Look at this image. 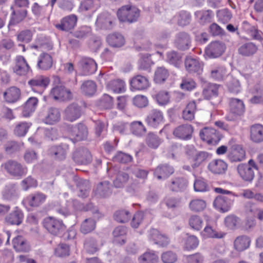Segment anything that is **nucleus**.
I'll list each match as a JSON object with an SVG mask.
<instances>
[{
    "mask_svg": "<svg viewBox=\"0 0 263 263\" xmlns=\"http://www.w3.org/2000/svg\"><path fill=\"white\" fill-rule=\"evenodd\" d=\"M50 95L54 100L61 101H69L72 98L70 90L62 85L53 87L51 90Z\"/></svg>",
    "mask_w": 263,
    "mask_h": 263,
    "instance_id": "nucleus-11",
    "label": "nucleus"
},
{
    "mask_svg": "<svg viewBox=\"0 0 263 263\" xmlns=\"http://www.w3.org/2000/svg\"><path fill=\"white\" fill-rule=\"evenodd\" d=\"M80 63L84 75H90L96 71L97 65L92 59L84 58L81 60Z\"/></svg>",
    "mask_w": 263,
    "mask_h": 263,
    "instance_id": "nucleus-30",
    "label": "nucleus"
},
{
    "mask_svg": "<svg viewBox=\"0 0 263 263\" xmlns=\"http://www.w3.org/2000/svg\"><path fill=\"white\" fill-rule=\"evenodd\" d=\"M152 219L149 210H145L144 212L139 211L134 215L131 222L133 228H137L143 220H146L148 222Z\"/></svg>",
    "mask_w": 263,
    "mask_h": 263,
    "instance_id": "nucleus-32",
    "label": "nucleus"
},
{
    "mask_svg": "<svg viewBox=\"0 0 263 263\" xmlns=\"http://www.w3.org/2000/svg\"><path fill=\"white\" fill-rule=\"evenodd\" d=\"M101 0H83L81 3L79 10L85 12L91 9H97L100 7Z\"/></svg>",
    "mask_w": 263,
    "mask_h": 263,
    "instance_id": "nucleus-54",
    "label": "nucleus"
},
{
    "mask_svg": "<svg viewBox=\"0 0 263 263\" xmlns=\"http://www.w3.org/2000/svg\"><path fill=\"white\" fill-rule=\"evenodd\" d=\"M229 112L226 116L227 120L236 121L245 113V106L242 100L232 98L229 99Z\"/></svg>",
    "mask_w": 263,
    "mask_h": 263,
    "instance_id": "nucleus-3",
    "label": "nucleus"
},
{
    "mask_svg": "<svg viewBox=\"0 0 263 263\" xmlns=\"http://www.w3.org/2000/svg\"><path fill=\"white\" fill-rule=\"evenodd\" d=\"M4 200L11 201L18 198V189L15 183H9L5 185L2 192Z\"/></svg>",
    "mask_w": 263,
    "mask_h": 263,
    "instance_id": "nucleus-22",
    "label": "nucleus"
},
{
    "mask_svg": "<svg viewBox=\"0 0 263 263\" xmlns=\"http://www.w3.org/2000/svg\"><path fill=\"white\" fill-rule=\"evenodd\" d=\"M20 90L16 87H11L7 89L4 93V98L9 103L16 102L20 97Z\"/></svg>",
    "mask_w": 263,
    "mask_h": 263,
    "instance_id": "nucleus-44",
    "label": "nucleus"
},
{
    "mask_svg": "<svg viewBox=\"0 0 263 263\" xmlns=\"http://www.w3.org/2000/svg\"><path fill=\"white\" fill-rule=\"evenodd\" d=\"M96 221L91 218L86 219L81 224L80 231L83 234L92 231L96 228Z\"/></svg>",
    "mask_w": 263,
    "mask_h": 263,
    "instance_id": "nucleus-59",
    "label": "nucleus"
},
{
    "mask_svg": "<svg viewBox=\"0 0 263 263\" xmlns=\"http://www.w3.org/2000/svg\"><path fill=\"white\" fill-rule=\"evenodd\" d=\"M23 217V212L16 207L15 210L6 216L5 220L10 224L19 225L22 222Z\"/></svg>",
    "mask_w": 263,
    "mask_h": 263,
    "instance_id": "nucleus-37",
    "label": "nucleus"
},
{
    "mask_svg": "<svg viewBox=\"0 0 263 263\" xmlns=\"http://www.w3.org/2000/svg\"><path fill=\"white\" fill-rule=\"evenodd\" d=\"M46 196L40 192H35L28 196L23 201V203H27L32 207H36L43 204L46 200Z\"/></svg>",
    "mask_w": 263,
    "mask_h": 263,
    "instance_id": "nucleus-21",
    "label": "nucleus"
},
{
    "mask_svg": "<svg viewBox=\"0 0 263 263\" xmlns=\"http://www.w3.org/2000/svg\"><path fill=\"white\" fill-rule=\"evenodd\" d=\"M130 216V213L125 210L117 211L114 215L115 220L121 223H125L128 221Z\"/></svg>",
    "mask_w": 263,
    "mask_h": 263,
    "instance_id": "nucleus-63",
    "label": "nucleus"
},
{
    "mask_svg": "<svg viewBox=\"0 0 263 263\" xmlns=\"http://www.w3.org/2000/svg\"><path fill=\"white\" fill-rule=\"evenodd\" d=\"M96 196L100 197H106L111 192V185L109 181H104L100 182L93 191Z\"/></svg>",
    "mask_w": 263,
    "mask_h": 263,
    "instance_id": "nucleus-34",
    "label": "nucleus"
},
{
    "mask_svg": "<svg viewBox=\"0 0 263 263\" xmlns=\"http://www.w3.org/2000/svg\"><path fill=\"white\" fill-rule=\"evenodd\" d=\"M115 18L110 14L106 12L100 14L97 19L96 24L101 29L110 30L113 28Z\"/></svg>",
    "mask_w": 263,
    "mask_h": 263,
    "instance_id": "nucleus-16",
    "label": "nucleus"
},
{
    "mask_svg": "<svg viewBox=\"0 0 263 263\" xmlns=\"http://www.w3.org/2000/svg\"><path fill=\"white\" fill-rule=\"evenodd\" d=\"M102 245L98 244L97 240L93 238H89L87 239L84 243V248L86 251L90 254H93L96 252L99 248Z\"/></svg>",
    "mask_w": 263,
    "mask_h": 263,
    "instance_id": "nucleus-57",
    "label": "nucleus"
},
{
    "mask_svg": "<svg viewBox=\"0 0 263 263\" xmlns=\"http://www.w3.org/2000/svg\"><path fill=\"white\" fill-rule=\"evenodd\" d=\"M81 89L85 95L91 96L96 92L97 85L93 81H86L81 85Z\"/></svg>",
    "mask_w": 263,
    "mask_h": 263,
    "instance_id": "nucleus-58",
    "label": "nucleus"
},
{
    "mask_svg": "<svg viewBox=\"0 0 263 263\" xmlns=\"http://www.w3.org/2000/svg\"><path fill=\"white\" fill-rule=\"evenodd\" d=\"M140 263H156L158 261V256L152 250H149L144 253L139 258Z\"/></svg>",
    "mask_w": 263,
    "mask_h": 263,
    "instance_id": "nucleus-55",
    "label": "nucleus"
},
{
    "mask_svg": "<svg viewBox=\"0 0 263 263\" xmlns=\"http://www.w3.org/2000/svg\"><path fill=\"white\" fill-rule=\"evenodd\" d=\"M38 99L35 97L30 98L23 106V115L24 117H29L36 109L38 104Z\"/></svg>",
    "mask_w": 263,
    "mask_h": 263,
    "instance_id": "nucleus-43",
    "label": "nucleus"
},
{
    "mask_svg": "<svg viewBox=\"0 0 263 263\" xmlns=\"http://www.w3.org/2000/svg\"><path fill=\"white\" fill-rule=\"evenodd\" d=\"M73 161L79 164H87L91 161V155L87 149L82 148L75 151L72 155Z\"/></svg>",
    "mask_w": 263,
    "mask_h": 263,
    "instance_id": "nucleus-18",
    "label": "nucleus"
},
{
    "mask_svg": "<svg viewBox=\"0 0 263 263\" xmlns=\"http://www.w3.org/2000/svg\"><path fill=\"white\" fill-rule=\"evenodd\" d=\"M28 11L23 9L18 11L13 10L12 12L11 22L13 24H16L23 21L27 16Z\"/></svg>",
    "mask_w": 263,
    "mask_h": 263,
    "instance_id": "nucleus-60",
    "label": "nucleus"
},
{
    "mask_svg": "<svg viewBox=\"0 0 263 263\" xmlns=\"http://www.w3.org/2000/svg\"><path fill=\"white\" fill-rule=\"evenodd\" d=\"M187 184L185 179L176 178L172 181L168 187L173 192H184L187 189Z\"/></svg>",
    "mask_w": 263,
    "mask_h": 263,
    "instance_id": "nucleus-41",
    "label": "nucleus"
},
{
    "mask_svg": "<svg viewBox=\"0 0 263 263\" xmlns=\"http://www.w3.org/2000/svg\"><path fill=\"white\" fill-rule=\"evenodd\" d=\"M68 130L77 141H83L87 139L88 128L86 125L83 123H79L74 126L72 125L68 127Z\"/></svg>",
    "mask_w": 263,
    "mask_h": 263,
    "instance_id": "nucleus-9",
    "label": "nucleus"
},
{
    "mask_svg": "<svg viewBox=\"0 0 263 263\" xmlns=\"http://www.w3.org/2000/svg\"><path fill=\"white\" fill-rule=\"evenodd\" d=\"M232 200L223 195L217 196L214 200L213 205L220 212H228L231 207Z\"/></svg>",
    "mask_w": 263,
    "mask_h": 263,
    "instance_id": "nucleus-19",
    "label": "nucleus"
},
{
    "mask_svg": "<svg viewBox=\"0 0 263 263\" xmlns=\"http://www.w3.org/2000/svg\"><path fill=\"white\" fill-rule=\"evenodd\" d=\"M81 107L76 103H72L65 109L64 119L69 122H74L81 116Z\"/></svg>",
    "mask_w": 263,
    "mask_h": 263,
    "instance_id": "nucleus-15",
    "label": "nucleus"
},
{
    "mask_svg": "<svg viewBox=\"0 0 263 263\" xmlns=\"http://www.w3.org/2000/svg\"><path fill=\"white\" fill-rule=\"evenodd\" d=\"M127 233V228L124 226L116 227L112 232L114 237V241L120 245L125 243V240L123 238Z\"/></svg>",
    "mask_w": 263,
    "mask_h": 263,
    "instance_id": "nucleus-52",
    "label": "nucleus"
},
{
    "mask_svg": "<svg viewBox=\"0 0 263 263\" xmlns=\"http://www.w3.org/2000/svg\"><path fill=\"white\" fill-rule=\"evenodd\" d=\"M200 139L210 145H216L222 138L220 133L212 127H205L200 130L199 133Z\"/></svg>",
    "mask_w": 263,
    "mask_h": 263,
    "instance_id": "nucleus-5",
    "label": "nucleus"
},
{
    "mask_svg": "<svg viewBox=\"0 0 263 263\" xmlns=\"http://www.w3.org/2000/svg\"><path fill=\"white\" fill-rule=\"evenodd\" d=\"M197 110L196 101L195 100H191L188 102L182 110V117L185 121H191L195 119Z\"/></svg>",
    "mask_w": 263,
    "mask_h": 263,
    "instance_id": "nucleus-25",
    "label": "nucleus"
},
{
    "mask_svg": "<svg viewBox=\"0 0 263 263\" xmlns=\"http://www.w3.org/2000/svg\"><path fill=\"white\" fill-rule=\"evenodd\" d=\"M191 37L186 32H181L176 35L174 42L175 46L179 50H185L188 49L191 46Z\"/></svg>",
    "mask_w": 263,
    "mask_h": 263,
    "instance_id": "nucleus-20",
    "label": "nucleus"
},
{
    "mask_svg": "<svg viewBox=\"0 0 263 263\" xmlns=\"http://www.w3.org/2000/svg\"><path fill=\"white\" fill-rule=\"evenodd\" d=\"M68 151L69 146L67 144H61L49 147L48 150V155L55 160H62L66 158Z\"/></svg>",
    "mask_w": 263,
    "mask_h": 263,
    "instance_id": "nucleus-14",
    "label": "nucleus"
},
{
    "mask_svg": "<svg viewBox=\"0 0 263 263\" xmlns=\"http://www.w3.org/2000/svg\"><path fill=\"white\" fill-rule=\"evenodd\" d=\"M257 47L253 43H247L242 45L238 49V52L243 56H250L256 52Z\"/></svg>",
    "mask_w": 263,
    "mask_h": 263,
    "instance_id": "nucleus-47",
    "label": "nucleus"
},
{
    "mask_svg": "<svg viewBox=\"0 0 263 263\" xmlns=\"http://www.w3.org/2000/svg\"><path fill=\"white\" fill-rule=\"evenodd\" d=\"M163 115L161 111L157 109H153L148 114L145 121L147 126L156 128L163 122Z\"/></svg>",
    "mask_w": 263,
    "mask_h": 263,
    "instance_id": "nucleus-13",
    "label": "nucleus"
},
{
    "mask_svg": "<svg viewBox=\"0 0 263 263\" xmlns=\"http://www.w3.org/2000/svg\"><path fill=\"white\" fill-rule=\"evenodd\" d=\"M50 80L48 78L40 76L31 79L28 82V85L34 91H36V88H45L49 84Z\"/></svg>",
    "mask_w": 263,
    "mask_h": 263,
    "instance_id": "nucleus-35",
    "label": "nucleus"
},
{
    "mask_svg": "<svg viewBox=\"0 0 263 263\" xmlns=\"http://www.w3.org/2000/svg\"><path fill=\"white\" fill-rule=\"evenodd\" d=\"M163 235V234L161 233L157 229H152L148 232V238L149 241L153 242L155 244L164 247L166 246V241L165 240L163 242L159 240L158 241L159 238Z\"/></svg>",
    "mask_w": 263,
    "mask_h": 263,
    "instance_id": "nucleus-50",
    "label": "nucleus"
},
{
    "mask_svg": "<svg viewBox=\"0 0 263 263\" xmlns=\"http://www.w3.org/2000/svg\"><path fill=\"white\" fill-rule=\"evenodd\" d=\"M185 67L190 73L200 74L202 71V65L198 59L187 57L185 60Z\"/></svg>",
    "mask_w": 263,
    "mask_h": 263,
    "instance_id": "nucleus-27",
    "label": "nucleus"
},
{
    "mask_svg": "<svg viewBox=\"0 0 263 263\" xmlns=\"http://www.w3.org/2000/svg\"><path fill=\"white\" fill-rule=\"evenodd\" d=\"M43 226L49 233L55 236L62 234L66 229L62 220L52 216L44 219Z\"/></svg>",
    "mask_w": 263,
    "mask_h": 263,
    "instance_id": "nucleus-4",
    "label": "nucleus"
},
{
    "mask_svg": "<svg viewBox=\"0 0 263 263\" xmlns=\"http://www.w3.org/2000/svg\"><path fill=\"white\" fill-rule=\"evenodd\" d=\"M197 84L195 81L190 78H183L180 84V87L181 89L189 91L194 90Z\"/></svg>",
    "mask_w": 263,
    "mask_h": 263,
    "instance_id": "nucleus-61",
    "label": "nucleus"
},
{
    "mask_svg": "<svg viewBox=\"0 0 263 263\" xmlns=\"http://www.w3.org/2000/svg\"><path fill=\"white\" fill-rule=\"evenodd\" d=\"M130 130L133 134L139 137L146 133V128L141 121L132 122L130 125Z\"/></svg>",
    "mask_w": 263,
    "mask_h": 263,
    "instance_id": "nucleus-51",
    "label": "nucleus"
},
{
    "mask_svg": "<svg viewBox=\"0 0 263 263\" xmlns=\"http://www.w3.org/2000/svg\"><path fill=\"white\" fill-rule=\"evenodd\" d=\"M54 208L57 213L64 217L76 214L78 212L88 211H91L95 217L99 218L101 215L98 208L94 206L91 202L84 205L76 199H70L66 201L65 206H60L58 204Z\"/></svg>",
    "mask_w": 263,
    "mask_h": 263,
    "instance_id": "nucleus-1",
    "label": "nucleus"
},
{
    "mask_svg": "<svg viewBox=\"0 0 263 263\" xmlns=\"http://www.w3.org/2000/svg\"><path fill=\"white\" fill-rule=\"evenodd\" d=\"M109 167L108 165L106 167V171L109 175L112 174H117L116 179L114 181V185L116 188L123 187L129 181V176L128 175L123 172H118L119 165H110Z\"/></svg>",
    "mask_w": 263,
    "mask_h": 263,
    "instance_id": "nucleus-6",
    "label": "nucleus"
},
{
    "mask_svg": "<svg viewBox=\"0 0 263 263\" xmlns=\"http://www.w3.org/2000/svg\"><path fill=\"white\" fill-rule=\"evenodd\" d=\"M253 168L258 170V165H237V171L245 181H251L254 177Z\"/></svg>",
    "mask_w": 263,
    "mask_h": 263,
    "instance_id": "nucleus-26",
    "label": "nucleus"
},
{
    "mask_svg": "<svg viewBox=\"0 0 263 263\" xmlns=\"http://www.w3.org/2000/svg\"><path fill=\"white\" fill-rule=\"evenodd\" d=\"M226 48L225 44L222 42L213 41L205 48V54L210 58H217L224 53Z\"/></svg>",
    "mask_w": 263,
    "mask_h": 263,
    "instance_id": "nucleus-8",
    "label": "nucleus"
},
{
    "mask_svg": "<svg viewBox=\"0 0 263 263\" xmlns=\"http://www.w3.org/2000/svg\"><path fill=\"white\" fill-rule=\"evenodd\" d=\"M169 75L168 71L164 67H158L155 71L154 80L155 83L161 84L166 81Z\"/></svg>",
    "mask_w": 263,
    "mask_h": 263,
    "instance_id": "nucleus-53",
    "label": "nucleus"
},
{
    "mask_svg": "<svg viewBox=\"0 0 263 263\" xmlns=\"http://www.w3.org/2000/svg\"><path fill=\"white\" fill-rule=\"evenodd\" d=\"M108 43L114 47H120L124 44V37L119 33H113L109 35L107 37Z\"/></svg>",
    "mask_w": 263,
    "mask_h": 263,
    "instance_id": "nucleus-48",
    "label": "nucleus"
},
{
    "mask_svg": "<svg viewBox=\"0 0 263 263\" xmlns=\"http://www.w3.org/2000/svg\"><path fill=\"white\" fill-rule=\"evenodd\" d=\"M14 249L17 252H28L30 246L26 240L21 236H17L12 240Z\"/></svg>",
    "mask_w": 263,
    "mask_h": 263,
    "instance_id": "nucleus-38",
    "label": "nucleus"
},
{
    "mask_svg": "<svg viewBox=\"0 0 263 263\" xmlns=\"http://www.w3.org/2000/svg\"><path fill=\"white\" fill-rule=\"evenodd\" d=\"M194 132L192 125L184 124L178 126L173 130V134L177 138L183 140H188L191 139Z\"/></svg>",
    "mask_w": 263,
    "mask_h": 263,
    "instance_id": "nucleus-10",
    "label": "nucleus"
},
{
    "mask_svg": "<svg viewBox=\"0 0 263 263\" xmlns=\"http://www.w3.org/2000/svg\"><path fill=\"white\" fill-rule=\"evenodd\" d=\"M33 32L31 30L26 29L20 31L17 35V40L21 42L29 43L32 40Z\"/></svg>",
    "mask_w": 263,
    "mask_h": 263,
    "instance_id": "nucleus-64",
    "label": "nucleus"
},
{
    "mask_svg": "<svg viewBox=\"0 0 263 263\" xmlns=\"http://www.w3.org/2000/svg\"><path fill=\"white\" fill-rule=\"evenodd\" d=\"M162 142V139L153 133H148L145 139L146 145L149 148L154 149L158 148Z\"/></svg>",
    "mask_w": 263,
    "mask_h": 263,
    "instance_id": "nucleus-46",
    "label": "nucleus"
},
{
    "mask_svg": "<svg viewBox=\"0 0 263 263\" xmlns=\"http://www.w3.org/2000/svg\"><path fill=\"white\" fill-rule=\"evenodd\" d=\"M150 83L146 77L137 75L134 77L130 81L132 90H143L149 87Z\"/></svg>",
    "mask_w": 263,
    "mask_h": 263,
    "instance_id": "nucleus-17",
    "label": "nucleus"
},
{
    "mask_svg": "<svg viewBox=\"0 0 263 263\" xmlns=\"http://www.w3.org/2000/svg\"><path fill=\"white\" fill-rule=\"evenodd\" d=\"M6 171L12 176L19 178L27 173L25 165H4Z\"/></svg>",
    "mask_w": 263,
    "mask_h": 263,
    "instance_id": "nucleus-40",
    "label": "nucleus"
},
{
    "mask_svg": "<svg viewBox=\"0 0 263 263\" xmlns=\"http://www.w3.org/2000/svg\"><path fill=\"white\" fill-rule=\"evenodd\" d=\"M163 235V234L161 233L157 229H152L148 232V238L149 241L153 242L155 244L164 247L166 246V241L165 240L163 242L159 240L158 241L159 238Z\"/></svg>",
    "mask_w": 263,
    "mask_h": 263,
    "instance_id": "nucleus-49",
    "label": "nucleus"
},
{
    "mask_svg": "<svg viewBox=\"0 0 263 263\" xmlns=\"http://www.w3.org/2000/svg\"><path fill=\"white\" fill-rule=\"evenodd\" d=\"M200 233L203 239H221L223 238L226 234V233L214 228L210 224H207Z\"/></svg>",
    "mask_w": 263,
    "mask_h": 263,
    "instance_id": "nucleus-23",
    "label": "nucleus"
},
{
    "mask_svg": "<svg viewBox=\"0 0 263 263\" xmlns=\"http://www.w3.org/2000/svg\"><path fill=\"white\" fill-rule=\"evenodd\" d=\"M77 21L78 17L75 14H70L63 17L55 27L61 31H69L76 27Z\"/></svg>",
    "mask_w": 263,
    "mask_h": 263,
    "instance_id": "nucleus-12",
    "label": "nucleus"
},
{
    "mask_svg": "<svg viewBox=\"0 0 263 263\" xmlns=\"http://www.w3.org/2000/svg\"><path fill=\"white\" fill-rule=\"evenodd\" d=\"M210 77L216 81H221L226 74V68L218 63H214L209 66Z\"/></svg>",
    "mask_w": 263,
    "mask_h": 263,
    "instance_id": "nucleus-28",
    "label": "nucleus"
},
{
    "mask_svg": "<svg viewBox=\"0 0 263 263\" xmlns=\"http://www.w3.org/2000/svg\"><path fill=\"white\" fill-rule=\"evenodd\" d=\"M79 190L78 196L82 198L87 197L89 194L90 185L88 180L80 179L77 183Z\"/></svg>",
    "mask_w": 263,
    "mask_h": 263,
    "instance_id": "nucleus-45",
    "label": "nucleus"
},
{
    "mask_svg": "<svg viewBox=\"0 0 263 263\" xmlns=\"http://www.w3.org/2000/svg\"><path fill=\"white\" fill-rule=\"evenodd\" d=\"M172 165H158L155 169L154 174L158 180L165 179L174 173Z\"/></svg>",
    "mask_w": 263,
    "mask_h": 263,
    "instance_id": "nucleus-36",
    "label": "nucleus"
},
{
    "mask_svg": "<svg viewBox=\"0 0 263 263\" xmlns=\"http://www.w3.org/2000/svg\"><path fill=\"white\" fill-rule=\"evenodd\" d=\"M53 63L52 57L45 52L41 53L38 58L37 67L42 70H48L52 67Z\"/></svg>",
    "mask_w": 263,
    "mask_h": 263,
    "instance_id": "nucleus-24",
    "label": "nucleus"
},
{
    "mask_svg": "<svg viewBox=\"0 0 263 263\" xmlns=\"http://www.w3.org/2000/svg\"><path fill=\"white\" fill-rule=\"evenodd\" d=\"M12 69L13 72L19 76H26L30 71H31V69L28 62L22 55L16 57Z\"/></svg>",
    "mask_w": 263,
    "mask_h": 263,
    "instance_id": "nucleus-7",
    "label": "nucleus"
},
{
    "mask_svg": "<svg viewBox=\"0 0 263 263\" xmlns=\"http://www.w3.org/2000/svg\"><path fill=\"white\" fill-rule=\"evenodd\" d=\"M220 85L210 83L202 90V96L205 100H210L218 97Z\"/></svg>",
    "mask_w": 263,
    "mask_h": 263,
    "instance_id": "nucleus-29",
    "label": "nucleus"
},
{
    "mask_svg": "<svg viewBox=\"0 0 263 263\" xmlns=\"http://www.w3.org/2000/svg\"><path fill=\"white\" fill-rule=\"evenodd\" d=\"M61 119L59 110L56 108L51 107L47 111V114L44 119V122L47 124H54L59 122Z\"/></svg>",
    "mask_w": 263,
    "mask_h": 263,
    "instance_id": "nucleus-39",
    "label": "nucleus"
},
{
    "mask_svg": "<svg viewBox=\"0 0 263 263\" xmlns=\"http://www.w3.org/2000/svg\"><path fill=\"white\" fill-rule=\"evenodd\" d=\"M251 240L246 235L238 236L234 240V246L236 250L239 252L247 249L250 245Z\"/></svg>",
    "mask_w": 263,
    "mask_h": 263,
    "instance_id": "nucleus-42",
    "label": "nucleus"
},
{
    "mask_svg": "<svg viewBox=\"0 0 263 263\" xmlns=\"http://www.w3.org/2000/svg\"><path fill=\"white\" fill-rule=\"evenodd\" d=\"M227 87L230 92L233 93H238L241 90L239 81L233 77L230 78L227 83Z\"/></svg>",
    "mask_w": 263,
    "mask_h": 263,
    "instance_id": "nucleus-62",
    "label": "nucleus"
},
{
    "mask_svg": "<svg viewBox=\"0 0 263 263\" xmlns=\"http://www.w3.org/2000/svg\"><path fill=\"white\" fill-rule=\"evenodd\" d=\"M185 239L184 248L187 251L195 250L199 245V240L194 235H188Z\"/></svg>",
    "mask_w": 263,
    "mask_h": 263,
    "instance_id": "nucleus-56",
    "label": "nucleus"
},
{
    "mask_svg": "<svg viewBox=\"0 0 263 263\" xmlns=\"http://www.w3.org/2000/svg\"><path fill=\"white\" fill-rule=\"evenodd\" d=\"M140 11L131 5H124L117 11V16L120 21L130 23L136 22L140 16Z\"/></svg>",
    "mask_w": 263,
    "mask_h": 263,
    "instance_id": "nucleus-2",
    "label": "nucleus"
},
{
    "mask_svg": "<svg viewBox=\"0 0 263 263\" xmlns=\"http://www.w3.org/2000/svg\"><path fill=\"white\" fill-rule=\"evenodd\" d=\"M250 139L255 143L263 141V126L260 124H255L250 127Z\"/></svg>",
    "mask_w": 263,
    "mask_h": 263,
    "instance_id": "nucleus-33",
    "label": "nucleus"
},
{
    "mask_svg": "<svg viewBox=\"0 0 263 263\" xmlns=\"http://www.w3.org/2000/svg\"><path fill=\"white\" fill-rule=\"evenodd\" d=\"M107 89L115 93H123L126 91V83L121 79L109 81L106 85Z\"/></svg>",
    "mask_w": 263,
    "mask_h": 263,
    "instance_id": "nucleus-31",
    "label": "nucleus"
}]
</instances>
